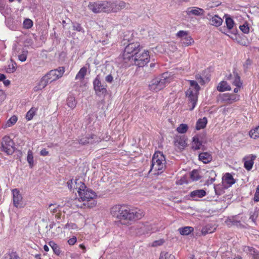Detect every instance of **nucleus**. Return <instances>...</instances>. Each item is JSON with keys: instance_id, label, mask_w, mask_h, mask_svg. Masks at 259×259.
<instances>
[{"instance_id": "nucleus-1", "label": "nucleus", "mask_w": 259, "mask_h": 259, "mask_svg": "<svg viewBox=\"0 0 259 259\" xmlns=\"http://www.w3.org/2000/svg\"><path fill=\"white\" fill-rule=\"evenodd\" d=\"M111 215L120 221H132L141 219L144 215L143 210L132 209L124 205H115L110 208Z\"/></svg>"}, {"instance_id": "nucleus-2", "label": "nucleus", "mask_w": 259, "mask_h": 259, "mask_svg": "<svg viewBox=\"0 0 259 259\" xmlns=\"http://www.w3.org/2000/svg\"><path fill=\"white\" fill-rule=\"evenodd\" d=\"M78 195L84 204L86 205L87 208H93L97 204V202L95 200L96 197V194L92 190L85 188L79 189Z\"/></svg>"}, {"instance_id": "nucleus-3", "label": "nucleus", "mask_w": 259, "mask_h": 259, "mask_svg": "<svg viewBox=\"0 0 259 259\" xmlns=\"http://www.w3.org/2000/svg\"><path fill=\"white\" fill-rule=\"evenodd\" d=\"M165 158L163 153L161 152H156L152 158L151 165V171L154 174L161 173L165 167Z\"/></svg>"}, {"instance_id": "nucleus-4", "label": "nucleus", "mask_w": 259, "mask_h": 259, "mask_svg": "<svg viewBox=\"0 0 259 259\" xmlns=\"http://www.w3.org/2000/svg\"><path fill=\"white\" fill-rule=\"evenodd\" d=\"M190 87L186 93V96L189 100V106L190 110H193L197 101V94L200 89L198 83L194 80H190Z\"/></svg>"}, {"instance_id": "nucleus-5", "label": "nucleus", "mask_w": 259, "mask_h": 259, "mask_svg": "<svg viewBox=\"0 0 259 259\" xmlns=\"http://www.w3.org/2000/svg\"><path fill=\"white\" fill-rule=\"evenodd\" d=\"M140 45L139 42L135 41L129 43L125 48L123 53L124 60H133V58L139 52Z\"/></svg>"}, {"instance_id": "nucleus-6", "label": "nucleus", "mask_w": 259, "mask_h": 259, "mask_svg": "<svg viewBox=\"0 0 259 259\" xmlns=\"http://www.w3.org/2000/svg\"><path fill=\"white\" fill-rule=\"evenodd\" d=\"M168 83V79L166 75H162L153 79L149 85V89L153 92H157L162 89Z\"/></svg>"}, {"instance_id": "nucleus-7", "label": "nucleus", "mask_w": 259, "mask_h": 259, "mask_svg": "<svg viewBox=\"0 0 259 259\" xmlns=\"http://www.w3.org/2000/svg\"><path fill=\"white\" fill-rule=\"evenodd\" d=\"M149 61V55L148 51H144L140 53L139 51L131 61L136 65L139 67H143L145 66Z\"/></svg>"}, {"instance_id": "nucleus-8", "label": "nucleus", "mask_w": 259, "mask_h": 259, "mask_svg": "<svg viewBox=\"0 0 259 259\" xmlns=\"http://www.w3.org/2000/svg\"><path fill=\"white\" fill-rule=\"evenodd\" d=\"M106 13H116L124 8L129 4L123 1L106 2Z\"/></svg>"}, {"instance_id": "nucleus-9", "label": "nucleus", "mask_w": 259, "mask_h": 259, "mask_svg": "<svg viewBox=\"0 0 259 259\" xmlns=\"http://www.w3.org/2000/svg\"><path fill=\"white\" fill-rule=\"evenodd\" d=\"M2 150L8 155H11L14 152V143L9 136H5L1 142Z\"/></svg>"}, {"instance_id": "nucleus-10", "label": "nucleus", "mask_w": 259, "mask_h": 259, "mask_svg": "<svg viewBox=\"0 0 259 259\" xmlns=\"http://www.w3.org/2000/svg\"><path fill=\"white\" fill-rule=\"evenodd\" d=\"M65 72L64 67H59L57 69L52 70L49 71L45 76L50 81V83L56 80L61 77Z\"/></svg>"}, {"instance_id": "nucleus-11", "label": "nucleus", "mask_w": 259, "mask_h": 259, "mask_svg": "<svg viewBox=\"0 0 259 259\" xmlns=\"http://www.w3.org/2000/svg\"><path fill=\"white\" fill-rule=\"evenodd\" d=\"M106 2H90L88 7L94 13H106Z\"/></svg>"}, {"instance_id": "nucleus-12", "label": "nucleus", "mask_w": 259, "mask_h": 259, "mask_svg": "<svg viewBox=\"0 0 259 259\" xmlns=\"http://www.w3.org/2000/svg\"><path fill=\"white\" fill-rule=\"evenodd\" d=\"M13 197V202L14 205L17 208H22L25 206L23 201V197L20 191L17 189H13L12 191Z\"/></svg>"}, {"instance_id": "nucleus-13", "label": "nucleus", "mask_w": 259, "mask_h": 259, "mask_svg": "<svg viewBox=\"0 0 259 259\" xmlns=\"http://www.w3.org/2000/svg\"><path fill=\"white\" fill-rule=\"evenodd\" d=\"M219 100L225 104H231L238 100L239 96L233 94H223L220 95Z\"/></svg>"}, {"instance_id": "nucleus-14", "label": "nucleus", "mask_w": 259, "mask_h": 259, "mask_svg": "<svg viewBox=\"0 0 259 259\" xmlns=\"http://www.w3.org/2000/svg\"><path fill=\"white\" fill-rule=\"evenodd\" d=\"M67 184L70 190H72L73 191L75 190L78 193L79 188L80 189L85 188L84 184L79 179L70 180L67 182Z\"/></svg>"}, {"instance_id": "nucleus-15", "label": "nucleus", "mask_w": 259, "mask_h": 259, "mask_svg": "<svg viewBox=\"0 0 259 259\" xmlns=\"http://www.w3.org/2000/svg\"><path fill=\"white\" fill-rule=\"evenodd\" d=\"M101 141V139L94 134H88L84 137H82L79 140V143L82 145L87 144H93L99 142Z\"/></svg>"}, {"instance_id": "nucleus-16", "label": "nucleus", "mask_w": 259, "mask_h": 259, "mask_svg": "<svg viewBox=\"0 0 259 259\" xmlns=\"http://www.w3.org/2000/svg\"><path fill=\"white\" fill-rule=\"evenodd\" d=\"M186 13L187 15H194L196 16H201L204 15L205 11L203 9L196 7H189L187 9Z\"/></svg>"}, {"instance_id": "nucleus-17", "label": "nucleus", "mask_w": 259, "mask_h": 259, "mask_svg": "<svg viewBox=\"0 0 259 259\" xmlns=\"http://www.w3.org/2000/svg\"><path fill=\"white\" fill-rule=\"evenodd\" d=\"M66 205L68 206H69V205H70V206L73 209L75 208H87L86 205L84 204V202L81 200L80 197L74 199H71L67 202Z\"/></svg>"}, {"instance_id": "nucleus-18", "label": "nucleus", "mask_w": 259, "mask_h": 259, "mask_svg": "<svg viewBox=\"0 0 259 259\" xmlns=\"http://www.w3.org/2000/svg\"><path fill=\"white\" fill-rule=\"evenodd\" d=\"M174 144L179 150L184 149L187 145L185 137L184 136H177L175 138Z\"/></svg>"}, {"instance_id": "nucleus-19", "label": "nucleus", "mask_w": 259, "mask_h": 259, "mask_svg": "<svg viewBox=\"0 0 259 259\" xmlns=\"http://www.w3.org/2000/svg\"><path fill=\"white\" fill-rule=\"evenodd\" d=\"M227 79L230 81V83H232L236 87H240L242 84V83L240 80V77L235 72H233L232 73L230 74L228 76H227Z\"/></svg>"}, {"instance_id": "nucleus-20", "label": "nucleus", "mask_w": 259, "mask_h": 259, "mask_svg": "<svg viewBox=\"0 0 259 259\" xmlns=\"http://www.w3.org/2000/svg\"><path fill=\"white\" fill-rule=\"evenodd\" d=\"M94 88L97 94H104L106 92L105 86L102 84L99 80L98 76L95 79L93 82Z\"/></svg>"}, {"instance_id": "nucleus-21", "label": "nucleus", "mask_w": 259, "mask_h": 259, "mask_svg": "<svg viewBox=\"0 0 259 259\" xmlns=\"http://www.w3.org/2000/svg\"><path fill=\"white\" fill-rule=\"evenodd\" d=\"M48 209L53 214L56 213L55 217L57 219L60 218V212L62 211H64L63 207L56 204H50L48 207Z\"/></svg>"}, {"instance_id": "nucleus-22", "label": "nucleus", "mask_w": 259, "mask_h": 259, "mask_svg": "<svg viewBox=\"0 0 259 259\" xmlns=\"http://www.w3.org/2000/svg\"><path fill=\"white\" fill-rule=\"evenodd\" d=\"M256 156L254 155H249L245 156L243 158L244 162V167L247 170H250L253 166L254 163V160L256 158Z\"/></svg>"}, {"instance_id": "nucleus-23", "label": "nucleus", "mask_w": 259, "mask_h": 259, "mask_svg": "<svg viewBox=\"0 0 259 259\" xmlns=\"http://www.w3.org/2000/svg\"><path fill=\"white\" fill-rule=\"evenodd\" d=\"M208 16L209 17L207 19H208L210 25L215 27H219L222 24L223 20L217 15L212 16L209 15Z\"/></svg>"}, {"instance_id": "nucleus-24", "label": "nucleus", "mask_w": 259, "mask_h": 259, "mask_svg": "<svg viewBox=\"0 0 259 259\" xmlns=\"http://www.w3.org/2000/svg\"><path fill=\"white\" fill-rule=\"evenodd\" d=\"M243 250L247 254L251 255L253 259H259V251H257L255 248L245 246L243 247Z\"/></svg>"}, {"instance_id": "nucleus-25", "label": "nucleus", "mask_w": 259, "mask_h": 259, "mask_svg": "<svg viewBox=\"0 0 259 259\" xmlns=\"http://www.w3.org/2000/svg\"><path fill=\"white\" fill-rule=\"evenodd\" d=\"M49 83H50V81L47 79V77L45 75L44 76L41 78L37 85L34 88V91L37 92L44 89Z\"/></svg>"}, {"instance_id": "nucleus-26", "label": "nucleus", "mask_w": 259, "mask_h": 259, "mask_svg": "<svg viewBox=\"0 0 259 259\" xmlns=\"http://www.w3.org/2000/svg\"><path fill=\"white\" fill-rule=\"evenodd\" d=\"M206 195V192L202 189L196 190L191 192L190 196L193 198L194 200H196L198 198H200Z\"/></svg>"}, {"instance_id": "nucleus-27", "label": "nucleus", "mask_w": 259, "mask_h": 259, "mask_svg": "<svg viewBox=\"0 0 259 259\" xmlns=\"http://www.w3.org/2000/svg\"><path fill=\"white\" fill-rule=\"evenodd\" d=\"M199 159L204 163H208L211 161L212 156L208 152H203L199 154Z\"/></svg>"}, {"instance_id": "nucleus-28", "label": "nucleus", "mask_w": 259, "mask_h": 259, "mask_svg": "<svg viewBox=\"0 0 259 259\" xmlns=\"http://www.w3.org/2000/svg\"><path fill=\"white\" fill-rule=\"evenodd\" d=\"M217 90L220 92H224L226 91H230L231 88L227 81H222L219 83L217 87Z\"/></svg>"}, {"instance_id": "nucleus-29", "label": "nucleus", "mask_w": 259, "mask_h": 259, "mask_svg": "<svg viewBox=\"0 0 259 259\" xmlns=\"http://www.w3.org/2000/svg\"><path fill=\"white\" fill-rule=\"evenodd\" d=\"M224 183L228 185V186H231L235 183V181L233 179V176L229 173H226L223 179Z\"/></svg>"}, {"instance_id": "nucleus-30", "label": "nucleus", "mask_w": 259, "mask_h": 259, "mask_svg": "<svg viewBox=\"0 0 259 259\" xmlns=\"http://www.w3.org/2000/svg\"><path fill=\"white\" fill-rule=\"evenodd\" d=\"M87 68L85 67H82L77 73L75 76L76 80H79L82 81L87 74Z\"/></svg>"}, {"instance_id": "nucleus-31", "label": "nucleus", "mask_w": 259, "mask_h": 259, "mask_svg": "<svg viewBox=\"0 0 259 259\" xmlns=\"http://www.w3.org/2000/svg\"><path fill=\"white\" fill-rule=\"evenodd\" d=\"M205 176L208 178V182L212 183L215 180L217 174L213 170H209L206 172Z\"/></svg>"}, {"instance_id": "nucleus-32", "label": "nucleus", "mask_w": 259, "mask_h": 259, "mask_svg": "<svg viewBox=\"0 0 259 259\" xmlns=\"http://www.w3.org/2000/svg\"><path fill=\"white\" fill-rule=\"evenodd\" d=\"M207 123V120L206 117H203L202 119H199L196 123V128L197 130L203 129L205 127Z\"/></svg>"}, {"instance_id": "nucleus-33", "label": "nucleus", "mask_w": 259, "mask_h": 259, "mask_svg": "<svg viewBox=\"0 0 259 259\" xmlns=\"http://www.w3.org/2000/svg\"><path fill=\"white\" fill-rule=\"evenodd\" d=\"M202 146V142L199 140L197 136H195L193 138L192 148L195 150H199Z\"/></svg>"}, {"instance_id": "nucleus-34", "label": "nucleus", "mask_w": 259, "mask_h": 259, "mask_svg": "<svg viewBox=\"0 0 259 259\" xmlns=\"http://www.w3.org/2000/svg\"><path fill=\"white\" fill-rule=\"evenodd\" d=\"M249 137L253 139L259 138V125L251 129L249 133Z\"/></svg>"}, {"instance_id": "nucleus-35", "label": "nucleus", "mask_w": 259, "mask_h": 259, "mask_svg": "<svg viewBox=\"0 0 259 259\" xmlns=\"http://www.w3.org/2000/svg\"><path fill=\"white\" fill-rule=\"evenodd\" d=\"M178 231L182 235H188L193 231V228L191 227H185L179 228Z\"/></svg>"}, {"instance_id": "nucleus-36", "label": "nucleus", "mask_w": 259, "mask_h": 259, "mask_svg": "<svg viewBox=\"0 0 259 259\" xmlns=\"http://www.w3.org/2000/svg\"><path fill=\"white\" fill-rule=\"evenodd\" d=\"M181 42L183 46L185 47H187L191 45L194 43V41L193 38L188 35L186 37H184V38L181 40Z\"/></svg>"}, {"instance_id": "nucleus-37", "label": "nucleus", "mask_w": 259, "mask_h": 259, "mask_svg": "<svg viewBox=\"0 0 259 259\" xmlns=\"http://www.w3.org/2000/svg\"><path fill=\"white\" fill-rule=\"evenodd\" d=\"M67 105L70 108L73 109L76 105V102L74 97L70 96L67 98Z\"/></svg>"}, {"instance_id": "nucleus-38", "label": "nucleus", "mask_w": 259, "mask_h": 259, "mask_svg": "<svg viewBox=\"0 0 259 259\" xmlns=\"http://www.w3.org/2000/svg\"><path fill=\"white\" fill-rule=\"evenodd\" d=\"M27 161L29 163L30 168L33 166V152L31 150H29L27 152Z\"/></svg>"}, {"instance_id": "nucleus-39", "label": "nucleus", "mask_w": 259, "mask_h": 259, "mask_svg": "<svg viewBox=\"0 0 259 259\" xmlns=\"http://www.w3.org/2000/svg\"><path fill=\"white\" fill-rule=\"evenodd\" d=\"M37 111V109L35 107H32L27 113L26 115V118L27 120H30L32 119L35 112Z\"/></svg>"}, {"instance_id": "nucleus-40", "label": "nucleus", "mask_w": 259, "mask_h": 259, "mask_svg": "<svg viewBox=\"0 0 259 259\" xmlns=\"http://www.w3.org/2000/svg\"><path fill=\"white\" fill-rule=\"evenodd\" d=\"M225 23L228 30H230L233 29L234 23L233 20L232 18L230 17L226 18L225 20Z\"/></svg>"}, {"instance_id": "nucleus-41", "label": "nucleus", "mask_w": 259, "mask_h": 259, "mask_svg": "<svg viewBox=\"0 0 259 259\" xmlns=\"http://www.w3.org/2000/svg\"><path fill=\"white\" fill-rule=\"evenodd\" d=\"M28 54V51L25 49H23L20 55H18V59L21 62H24L26 60Z\"/></svg>"}, {"instance_id": "nucleus-42", "label": "nucleus", "mask_w": 259, "mask_h": 259, "mask_svg": "<svg viewBox=\"0 0 259 259\" xmlns=\"http://www.w3.org/2000/svg\"><path fill=\"white\" fill-rule=\"evenodd\" d=\"M190 178L193 181H196L199 180L200 176L199 174L198 171L195 169L192 170L190 174Z\"/></svg>"}, {"instance_id": "nucleus-43", "label": "nucleus", "mask_w": 259, "mask_h": 259, "mask_svg": "<svg viewBox=\"0 0 259 259\" xmlns=\"http://www.w3.org/2000/svg\"><path fill=\"white\" fill-rule=\"evenodd\" d=\"M188 127L186 124H181L177 128L179 133L184 134L187 132Z\"/></svg>"}, {"instance_id": "nucleus-44", "label": "nucleus", "mask_w": 259, "mask_h": 259, "mask_svg": "<svg viewBox=\"0 0 259 259\" xmlns=\"http://www.w3.org/2000/svg\"><path fill=\"white\" fill-rule=\"evenodd\" d=\"M49 245L53 249L54 252L57 255H59L60 253V250L59 246L55 242L51 241L49 242Z\"/></svg>"}, {"instance_id": "nucleus-45", "label": "nucleus", "mask_w": 259, "mask_h": 259, "mask_svg": "<svg viewBox=\"0 0 259 259\" xmlns=\"http://www.w3.org/2000/svg\"><path fill=\"white\" fill-rule=\"evenodd\" d=\"M228 36H229L233 40L236 41L237 43L241 44L242 45L245 46V43H243V41L242 40L241 37L240 36L237 35L236 34V33H234L232 36H230L229 34H227Z\"/></svg>"}, {"instance_id": "nucleus-46", "label": "nucleus", "mask_w": 259, "mask_h": 259, "mask_svg": "<svg viewBox=\"0 0 259 259\" xmlns=\"http://www.w3.org/2000/svg\"><path fill=\"white\" fill-rule=\"evenodd\" d=\"M176 35L177 36L180 38L181 40L184 38V37L185 38L188 35V31L180 30L177 32Z\"/></svg>"}, {"instance_id": "nucleus-47", "label": "nucleus", "mask_w": 259, "mask_h": 259, "mask_svg": "<svg viewBox=\"0 0 259 259\" xmlns=\"http://www.w3.org/2000/svg\"><path fill=\"white\" fill-rule=\"evenodd\" d=\"M33 25V22L29 19H25L23 22L24 27L26 29L30 28Z\"/></svg>"}, {"instance_id": "nucleus-48", "label": "nucleus", "mask_w": 259, "mask_h": 259, "mask_svg": "<svg viewBox=\"0 0 259 259\" xmlns=\"http://www.w3.org/2000/svg\"><path fill=\"white\" fill-rule=\"evenodd\" d=\"M73 29L78 32H84L83 28L79 23H73Z\"/></svg>"}, {"instance_id": "nucleus-49", "label": "nucleus", "mask_w": 259, "mask_h": 259, "mask_svg": "<svg viewBox=\"0 0 259 259\" xmlns=\"http://www.w3.org/2000/svg\"><path fill=\"white\" fill-rule=\"evenodd\" d=\"M17 117L16 116H12L7 121V124L8 126H11L14 124L17 121Z\"/></svg>"}, {"instance_id": "nucleus-50", "label": "nucleus", "mask_w": 259, "mask_h": 259, "mask_svg": "<svg viewBox=\"0 0 259 259\" xmlns=\"http://www.w3.org/2000/svg\"><path fill=\"white\" fill-rule=\"evenodd\" d=\"M240 29L244 33H248L249 32V27L247 23L240 25Z\"/></svg>"}, {"instance_id": "nucleus-51", "label": "nucleus", "mask_w": 259, "mask_h": 259, "mask_svg": "<svg viewBox=\"0 0 259 259\" xmlns=\"http://www.w3.org/2000/svg\"><path fill=\"white\" fill-rule=\"evenodd\" d=\"M2 259H17V256L15 253L6 254Z\"/></svg>"}, {"instance_id": "nucleus-52", "label": "nucleus", "mask_w": 259, "mask_h": 259, "mask_svg": "<svg viewBox=\"0 0 259 259\" xmlns=\"http://www.w3.org/2000/svg\"><path fill=\"white\" fill-rule=\"evenodd\" d=\"M16 64L12 63V65H9V67L7 69V72L9 73H12L16 71Z\"/></svg>"}, {"instance_id": "nucleus-53", "label": "nucleus", "mask_w": 259, "mask_h": 259, "mask_svg": "<svg viewBox=\"0 0 259 259\" xmlns=\"http://www.w3.org/2000/svg\"><path fill=\"white\" fill-rule=\"evenodd\" d=\"M252 64V61L249 59H247L243 64V67L244 70H247L249 68Z\"/></svg>"}, {"instance_id": "nucleus-54", "label": "nucleus", "mask_w": 259, "mask_h": 259, "mask_svg": "<svg viewBox=\"0 0 259 259\" xmlns=\"http://www.w3.org/2000/svg\"><path fill=\"white\" fill-rule=\"evenodd\" d=\"M213 232V231H211L209 228H208V226H206L205 227H203L202 229V230H201V232L202 233V234L203 235H206V234H208V233H211Z\"/></svg>"}, {"instance_id": "nucleus-55", "label": "nucleus", "mask_w": 259, "mask_h": 259, "mask_svg": "<svg viewBox=\"0 0 259 259\" xmlns=\"http://www.w3.org/2000/svg\"><path fill=\"white\" fill-rule=\"evenodd\" d=\"M65 229H75L76 228V225L73 223H67L64 226Z\"/></svg>"}, {"instance_id": "nucleus-56", "label": "nucleus", "mask_w": 259, "mask_h": 259, "mask_svg": "<svg viewBox=\"0 0 259 259\" xmlns=\"http://www.w3.org/2000/svg\"><path fill=\"white\" fill-rule=\"evenodd\" d=\"M253 200L255 202L259 201V185L257 186L254 194Z\"/></svg>"}, {"instance_id": "nucleus-57", "label": "nucleus", "mask_w": 259, "mask_h": 259, "mask_svg": "<svg viewBox=\"0 0 259 259\" xmlns=\"http://www.w3.org/2000/svg\"><path fill=\"white\" fill-rule=\"evenodd\" d=\"M6 95L3 90H0V105L6 99Z\"/></svg>"}, {"instance_id": "nucleus-58", "label": "nucleus", "mask_w": 259, "mask_h": 259, "mask_svg": "<svg viewBox=\"0 0 259 259\" xmlns=\"http://www.w3.org/2000/svg\"><path fill=\"white\" fill-rule=\"evenodd\" d=\"M164 242V241L162 239L156 240L152 243V246H157L162 245Z\"/></svg>"}, {"instance_id": "nucleus-59", "label": "nucleus", "mask_w": 259, "mask_h": 259, "mask_svg": "<svg viewBox=\"0 0 259 259\" xmlns=\"http://www.w3.org/2000/svg\"><path fill=\"white\" fill-rule=\"evenodd\" d=\"M76 240V238L75 237H73L68 240V243L69 245H72L75 243Z\"/></svg>"}, {"instance_id": "nucleus-60", "label": "nucleus", "mask_w": 259, "mask_h": 259, "mask_svg": "<svg viewBox=\"0 0 259 259\" xmlns=\"http://www.w3.org/2000/svg\"><path fill=\"white\" fill-rule=\"evenodd\" d=\"M113 80V77L111 74L108 75L105 77V80L108 82L111 83L112 82Z\"/></svg>"}, {"instance_id": "nucleus-61", "label": "nucleus", "mask_w": 259, "mask_h": 259, "mask_svg": "<svg viewBox=\"0 0 259 259\" xmlns=\"http://www.w3.org/2000/svg\"><path fill=\"white\" fill-rule=\"evenodd\" d=\"M40 154L41 156H45L49 154V152L46 149H44L40 151Z\"/></svg>"}, {"instance_id": "nucleus-62", "label": "nucleus", "mask_w": 259, "mask_h": 259, "mask_svg": "<svg viewBox=\"0 0 259 259\" xmlns=\"http://www.w3.org/2000/svg\"><path fill=\"white\" fill-rule=\"evenodd\" d=\"M196 78L198 80V81L200 84L204 83V80L199 75H196Z\"/></svg>"}, {"instance_id": "nucleus-63", "label": "nucleus", "mask_w": 259, "mask_h": 259, "mask_svg": "<svg viewBox=\"0 0 259 259\" xmlns=\"http://www.w3.org/2000/svg\"><path fill=\"white\" fill-rule=\"evenodd\" d=\"M62 227L60 226H59L56 229V233L54 232V234H56V235H58L60 233H61L62 232Z\"/></svg>"}, {"instance_id": "nucleus-64", "label": "nucleus", "mask_w": 259, "mask_h": 259, "mask_svg": "<svg viewBox=\"0 0 259 259\" xmlns=\"http://www.w3.org/2000/svg\"><path fill=\"white\" fill-rule=\"evenodd\" d=\"M144 228H145V225L143 224H139L137 226V229H140L143 230Z\"/></svg>"}]
</instances>
